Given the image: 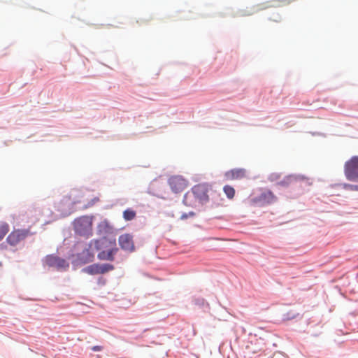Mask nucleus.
<instances>
[{
  "instance_id": "4be33fe9",
  "label": "nucleus",
  "mask_w": 358,
  "mask_h": 358,
  "mask_svg": "<svg viewBox=\"0 0 358 358\" xmlns=\"http://www.w3.org/2000/svg\"><path fill=\"white\" fill-rule=\"evenodd\" d=\"M103 349V348L101 346H99V345H95V346H93L92 348V350L93 351H101V350Z\"/></svg>"
},
{
  "instance_id": "6e6552de",
  "label": "nucleus",
  "mask_w": 358,
  "mask_h": 358,
  "mask_svg": "<svg viewBox=\"0 0 358 358\" xmlns=\"http://www.w3.org/2000/svg\"><path fill=\"white\" fill-rule=\"evenodd\" d=\"M209 186L206 184H199L192 188V192L196 198H197L202 203H206L209 200L208 192Z\"/></svg>"
},
{
  "instance_id": "1a4fd4ad",
  "label": "nucleus",
  "mask_w": 358,
  "mask_h": 358,
  "mask_svg": "<svg viewBox=\"0 0 358 358\" xmlns=\"http://www.w3.org/2000/svg\"><path fill=\"white\" fill-rule=\"evenodd\" d=\"M169 184L175 193L181 192L187 187V181L181 176H172L169 180Z\"/></svg>"
},
{
  "instance_id": "39448f33",
  "label": "nucleus",
  "mask_w": 358,
  "mask_h": 358,
  "mask_svg": "<svg viewBox=\"0 0 358 358\" xmlns=\"http://www.w3.org/2000/svg\"><path fill=\"white\" fill-rule=\"evenodd\" d=\"M114 269L110 264H93L83 269V272L90 275L104 274Z\"/></svg>"
},
{
  "instance_id": "412c9836",
  "label": "nucleus",
  "mask_w": 358,
  "mask_h": 358,
  "mask_svg": "<svg viewBox=\"0 0 358 358\" xmlns=\"http://www.w3.org/2000/svg\"><path fill=\"white\" fill-rule=\"evenodd\" d=\"M270 6H264V7H261V8H257L256 9V10L252 12V13H250L248 14H243V15H252L254 13L257 12V11H259V10H263V9H265V8H269Z\"/></svg>"
},
{
  "instance_id": "a211bd4d",
  "label": "nucleus",
  "mask_w": 358,
  "mask_h": 358,
  "mask_svg": "<svg viewBox=\"0 0 358 358\" xmlns=\"http://www.w3.org/2000/svg\"><path fill=\"white\" fill-rule=\"evenodd\" d=\"M343 188L350 191H358V185L344 184Z\"/></svg>"
},
{
  "instance_id": "9d476101",
  "label": "nucleus",
  "mask_w": 358,
  "mask_h": 358,
  "mask_svg": "<svg viewBox=\"0 0 358 358\" xmlns=\"http://www.w3.org/2000/svg\"><path fill=\"white\" fill-rule=\"evenodd\" d=\"M118 242L120 248L128 252L134 251L135 247L133 240V236L129 234H124L120 236Z\"/></svg>"
},
{
  "instance_id": "f257e3e1",
  "label": "nucleus",
  "mask_w": 358,
  "mask_h": 358,
  "mask_svg": "<svg viewBox=\"0 0 358 358\" xmlns=\"http://www.w3.org/2000/svg\"><path fill=\"white\" fill-rule=\"evenodd\" d=\"M92 216H81L73 221V229L80 236H89L92 234Z\"/></svg>"
},
{
  "instance_id": "b1692460",
  "label": "nucleus",
  "mask_w": 358,
  "mask_h": 358,
  "mask_svg": "<svg viewBox=\"0 0 358 358\" xmlns=\"http://www.w3.org/2000/svg\"><path fill=\"white\" fill-rule=\"evenodd\" d=\"M190 215H194V213H190Z\"/></svg>"
},
{
  "instance_id": "9b49d317",
  "label": "nucleus",
  "mask_w": 358,
  "mask_h": 358,
  "mask_svg": "<svg viewBox=\"0 0 358 358\" xmlns=\"http://www.w3.org/2000/svg\"><path fill=\"white\" fill-rule=\"evenodd\" d=\"M247 172L245 169H234L227 171L224 176L228 180H241L245 178Z\"/></svg>"
},
{
  "instance_id": "4468645a",
  "label": "nucleus",
  "mask_w": 358,
  "mask_h": 358,
  "mask_svg": "<svg viewBox=\"0 0 358 358\" xmlns=\"http://www.w3.org/2000/svg\"><path fill=\"white\" fill-rule=\"evenodd\" d=\"M136 216V213L131 208H127L123 212V218L126 221H131Z\"/></svg>"
},
{
  "instance_id": "aec40b11",
  "label": "nucleus",
  "mask_w": 358,
  "mask_h": 358,
  "mask_svg": "<svg viewBox=\"0 0 358 358\" xmlns=\"http://www.w3.org/2000/svg\"><path fill=\"white\" fill-rule=\"evenodd\" d=\"M269 20L278 22L280 21L281 17L279 14H276L275 16L270 17Z\"/></svg>"
},
{
  "instance_id": "0eeeda50",
  "label": "nucleus",
  "mask_w": 358,
  "mask_h": 358,
  "mask_svg": "<svg viewBox=\"0 0 358 358\" xmlns=\"http://www.w3.org/2000/svg\"><path fill=\"white\" fill-rule=\"evenodd\" d=\"M45 263L48 266L60 271H66L69 267V264L65 259L54 255L47 256Z\"/></svg>"
},
{
  "instance_id": "f03ea898",
  "label": "nucleus",
  "mask_w": 358,
  "mask_h": 358,
  "mask_svg": "<svg viewBox=\"0 0 358 358\" xmlns=\"http://www.w3.org/2000/svg\"><path fill=\"white\" fill-rule=\"evenodd\" d=\"M344 174L347 180L358 181V156H352L345 162Z\"/></svg>"
},
{
  "instance_id": "f3484780",
  "label": "nucleus",
  "mask_w": 358,
  "mask_h": 358,
  "mask_svg": "<svg viewBox=\"0 0 358 358\" xmlns=\"http://www.w3.org/2000/svg\"><path fill=\"white\" fill-rule=\"evenodd\" d=\"M260 198L261 199L265 200L267 202H271L274 199L275 196L271 191H267L262 193L260 196Z\"/></svg>"
},
{
  "instance_id": "5701e85b",
  "label": "nucleus",
  "mask_w": 358,
  "mask_h": 358,
  "mask_svg": "<svg viewBox=\"0 0 358 358\" xmlns=\"http://www.w3.org/2000/svg\"><path fill=\"white\" fill-rule=\"evenodd\" d=\"M186 217H187L186 215H182V217H181L182 219H184V218H186Z\"/></svg>"
},
{
  "instance_id": "2eb2a0df",
  "label": "nucleus",
  "mask_w": 358,
  "mask_h": 358,
  "mask_svg": "<svg viewBox=\"0 0 358 358\" xmlns=\"http://www.w3.org/2000/svg\"><path fill=\"white\" fill-rule=\"evenodd\" d=\"M9 231V225L6 222H2L0 224V241H1L4 236Z\"/></svg>"
},
{
  "instance_id": "423d86ee",
  "label": "nucleus",
  "mask_w": 358,
  "mask_h": 358,
  "mask_svg": "<svg viewBox=\"0 0 358 358\" xmlns=\"http://www.w3.org/2000/svg\"><path fill=\"white\" fill-rule=\"evenodd\" d=\"M78 202V201L72 199L71 196H65L57 203V208L58 210L61 212L62 215H69L72 213L73 206Z\"/></svg>"
},
{
  "instance_id": "7ed1b4c3",
  "label": "nucleus",
  "mask_w": 358,
  "mask_h": 358,
  "mask_svg": "<svg viewBox=\"0 0 358 358\" xmlns=\"http://www.w3.org/2000/svg\"><path fill=\"white\" fill-rule=\"evenodd\" d=\"M31 235H32V233L30 229H14L7 236L6 241L10 245L15 246Z\"/></svg>"
},
{
  "instance_id": "f8f14e48",
  "label": "nucleus",
  "mask_w": 358,
  "mask_h": 358,
  "mask_svg": "<svg viewBox=\"0 0 358 358\" xmlns=\"http://www.w3.org/2000/svg\"><path fill=\"white\" fill-rule=\"evenodd\" d=\"M118 249L114 247L108 251H101L97 255V257L100 260L113 261L114 256L117 253Z\"/></svg>"
},
{
  "instance_id": "ddd939ff",
  "label": "nucleus",
  "mask_w": 358,
  "mask_h": 358,
  "mask_svg": "<svg viewBox=\"0 0 358 358\" xmlns=\"http://www.w3.org/2000/svg\"><path fill=\"white\" fill-rule=\"evenodd\" d=\"M111 230V227L106 220L101 222L98 225V231L99 234H107Z\"/></svg>"
},
{
  "instance_id": "20e7f679",
  "label": "nucleus",
  "mask_w": 358,
  "mask_h": 358,
  "mask_svg": "<svg viewBox=\"0 0 358 358\" xmlns=\"http://www.w3.org/2000/svg\"><path fill=\"white\" fill-rule=\"evenodd\" d=\"M93 248L96 250H99V241L93 240L90 242L89 247L83 250V252L78 255V259L80 264H86L91 262L94 259V253Z\"/></svg>"
},
{
  "instance_id": "dca6fc26",
  "label": "nucleus",
  "mask_w": 358,
  "mask_h": 358,
  "mask_svg": "<svg viewBox=\"0 0 358 358\" xmlns=\"http://www.w3.org/2000/svg\"><path fill=\"white\" fill-rule=\"evenodd\" d=\"M224 192L229 199H233L235 195V189L230 185H225L224 187Z\"/></svg>"
},
{
  "instance_id": "6ab92c4d",
  "label": "nucleus",
  "mask_w": 358,
  "mask_h": 358,
  "mask_svg": "<svg viewBox=\"0 0 358 358\" xmlns=\"http://www.w3.org/2000/svg\"><path fill=\"white\" fill-rule=\"evenodd\" d=\"M294 180H295V178L293 176H288L285 180L281 181L280 184L282 185H287L292 183Z\"/></svg>"
}]
</instances>
